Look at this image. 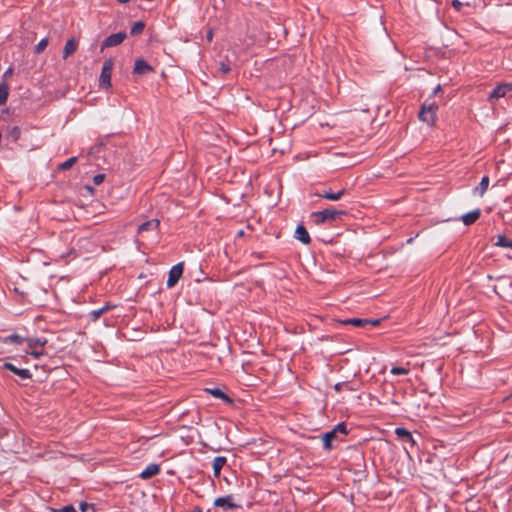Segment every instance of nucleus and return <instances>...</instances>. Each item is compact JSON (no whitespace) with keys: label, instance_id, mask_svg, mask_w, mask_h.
Wrapping results in <instances>:
<instances>
[{"label":"nucleus","instance_id":"obj_1","mask_svg":"<svg viewBox=\"0 0 512 512\" xmlns=\"http://www.w3.org/2000/svg\"><path fill=\"white\" fill-rule=\"evenodd\" d=\"M511 94L512 83L502 82L492 89L487 96V100L491 105H494L498 100L506 98Z\"/></svg>","mask_w":512,"mask_h":512},{"label":"nucleus","instance_id":"obj_2","mask_svg":"<svg viewBox=\"0 0 512 512\" xmlns=\"http://www.w3.org/2000/svg\"><path fill=\"white\" fill-rule=\"evenodd\" d=\"M344 214L345 212L343 210L324 209L322 211L313 212L312 217L317 225H321L326 222H334L339 216Z\"/></svg>","mask_w":512,"mask_h":512},{"label":"nucleus","instance_id":"obj_3","mask_svg":"<svg viewBox=\"0 0 512 512\" xmlns=\"http://www.w3.org/2000/svg\"><path fill=\"white\" fill-rule=\"evenodd\" d=\"M48 340L44 337H31L26 338V343L28 345L29 351L28 354L38 359L45 354L43 347L47 344Z\"/></svg>","mask_w":512,"mask_h":512},{"label":"nucleus","instance_id":"obj_4","mask_svg":"<svg viewBox=\"0 0 512 512\" xmlns=\"http://www.w3.org/2000/svg\"><path fill=\"white\" fill-rule=\"evenodd\" d=\"M438 109V106L432 102L429 103L428 101L424 102L421 106L420 112H419V119L422 122L427 123L428 125H433L436 120V111Z\"/></svg>","mask_w":512,"mask_h":512},{"label":"nucleus","instance_id":"obj_5","mask_svg":"<svg viewBox=\"0 0 512 512\" xmlns=\"http://www.w3.org/2000/svg\"><path fill=\"white\" fill-rule=\"evenodd\" d=\"M183 269V263H178L170 269L166 283L168 288H172L176 285L183 274Z\"/></svg>","mask_w":512,"mask_h":512},{"label":"nucleus","instance_id":"obj_6","mask_svg":"<svg viewBox=\"0 0 512 512\" xmlns=\"http://www.w3.org/2000/svg\"><path fill=\"white\" fill-rule=\"evenodd\" d=\"M126 37L127 34L125 32L112 34L103 41L101 49L103 50L105 48L118 46L126 39Z\"/></svg>","mask_w":512,"mask_h":512},{"label":"nucleus","instance_id":"obj_7","mask_svg":"<svg viewBox=\"0 0 512 512\" xmlns=\"http://www.w3.org/2000/svg\"><path fill=\"white\" fill-rule=\"evenodd\" d=\"M111 74H112V63L110 61H106L103 64L101 75H100V86L109 87L111 85Z\"/></svg>","mask_w":512,"mask_h":512},{"label":"nucleus","instance_id":"obj_8","mask_svg":"<svg viewBox=\"0 0 512 512\" xmlns=\"http://www.w3.org/2000/svg\"><path fill=\"white\" fill-rule=\"evenodd\" d=\"M346 194L347 190L343 188L337 192H334L331 189L324 190L322 193L317 194V196L331 201H338Z\"/></svg>","mask_w":512,"mask_h":512},{"label":"nucleus","instance_id":"obj_9","mask_svg":"<svg viewBox=\"0 0 512 512\" xmlns=\"http://www.w3.org/2000/svg\"><path fill=\"white\" fill-rule=\"evenodd\" d=\"M3 368L6 370H9L13 372L14 374L18 375L21 379H30L32 377V374L28 369H20L17 368L15 365L9 362H5L3 364Z\"/></svg>","mask_w":512,"mask_h":512},{"label":"nucleus","instance_id":"obj_10","mask_svg":"<svg viewBox=\"0 0 512 512\" xmlns=\"http://www.w3.org/2000/svg\"><path fill=\"white\" fill-rule=\"evenodd\" d=\"M160 221L158 219H151L142 223L138 228V234L142 235L144 232H156L159 228Z\"/></svg>","mask_w":512,"mask_h":512},{"label":"nucleus","instance_id":"obj_11","mask_svg":"<svg viewBox=\"0 0 512 512\" xmlns=\"http://www.w3.org/2000/svg\"><path fill=\"white\" fill-rule=\"evenodd\" d=\"M160 472V465L151 463L149 464L141 473L140 478L143 480L150 479L156 475H158Z\"/></svg>","mask_w":512,"mask_h":512},{"label":"nucleus","instance_id":"obj_12","mask_svg":"<svg viewBox=\"0 0 512 512\" xmlns=\"http://www.w3.org/2000/svg\"><path fill=\"white\" fill-rule=\"evenodd\" d=\"M323 448L325 450H331L332 449V442L338 440V433L334 429L328 431L323 435Z\"/></svg>","mask_w":512,"mask_h":512},{"label":"nucleus","instance_id":"obj_13","mask_svg":"<svg viewBox=\"0 0 512 512\" xmlns=\"http://www.w3.org/2000/svg\"><path fill=\"white\" fill-rule=\"evenodd\" d=\"M295 238L302 242L303 244H309L311 242L309 233L303 225H298L296 227Z\"/></svg>","mask_w":512,"mask_h":512},{"label":"nucleus","instance_id":"obj_14","mask_svg":"<svg viewBox=\"0 0 512 512\" xmlns=\"http://www.w3.org/2000/svg\"><path fill=\"white\" fill-rule=\"evenodd\" d=\"M481 215L480 209L472 210L461 217L462 222L466 225H472L475 223Z\"/></svg>","mask_w":512,"mask_h":512},{"label":"nucleus","instance_id":"obj_15","mask_svg":"<svg viewBox=\"0 0 512 512\" xmlns=\"http://www.w3.org/2000/svg\"><path fill=\"white\" fill-rule=\"evenodd\" d=\"M78 48V41L75 38H70L65 43L63 49V58L67 59L70 55H72Z\"/></svg>","mask_w":512,"mask_h":512},{"label":"nucleus","instance_id":"obj_16","mask_svg":"<svg viewBox=\"0 0 512 512\" xmlns=\"http://www.w3.org/2000/svg\"><path fill=\"white\" fill-rule=\"evenodd\" d=\"M152 67L143 59H137L135 61L134 72L137 74H146L152 71Z\"/></svg>","mask_w":512,"mask_h":512},{"label":"nucleus","instance_id":"obj_17","mask_svg":"<svg viewBox=\"0 0 512 512\" xmlns=\"http://www.w3.org/2000/svg\"><path fill=\"white\" fill-rule=\"evenodd\" d=\"M489 181L490 180L488 176L482 177L479 185L474 189V194L478 196H483L488 189Z\"/></svg>","mask_w":512,"mask_h":512},{"label":"nucleus","instance_id":"obj_18","mask_svg":"<svg viewBox=\"0 0 512 512\" xmlns=\"http://www.w3.org/2000/svg\"><path fill=\"white\" fill-rule=\"evenodd\" d=\"M1 342L4 344H8V343L21 344L23 342H26V338H24L18 334H11V335L1 338Z\"/></svg>","mask_w":512,"mask_h":512},{"label":"nucleus","instance_id":"obj_19","mask_svg":"<svg viewBox=\"0 0 512 512\" xmlns=\"http://www.w3.org/2000/svg\"><path fill=\"white\" fill-rule=\"evenodd\" d=\"M112 308V306L110 305H105L99 309H96V310H92L88 316L90 317V319L93 321V322H96L105 312H107L108 310H110Z\"/></svg>","mask_w":512,"mask_h":512},{"label":"nucleus","instance_id":"obj_20","mask_svg":"<svg viewBox=\"0 0 512 512\" xmlns=\"http://www.w3.org/2000/svg\"><path fill=\"white\" fill-rule=\"evenodd\" d=\"M228 234H234L236 237L241 238L246 234V231H250L249 226H245L237 229L233 223L228 225Z\"/></svg>","mask_w":512,"mask_h":512},{"label":"nucleus","instance_id":"obj_21","mask_svg":"<svg viewBox=\"0 0 512 512\" xmlns=\"http://www.w3.org/2000/svg\"><path fill=\"white\" fill-rule=\"evenodd\" d=\"M344 325H353L356 327H364L368 325V319H362V318H348L341 321Z\"/></svg>","mask_w":512,"mask_h":512},{"label":"nucleus","instance_id":"obj_22","mask_svg":"<svg viewBox=\"0 0 512 512\" xmlns=\"http://www.w3.org/2000/svg\"><path fill=\"white\" fill-rule=\"evenodd\" d=\"M224 467V456H218L214 459L213 470L214 475L219 478L222 468Z\"/></svg>","mask_w":512,"mask_h":512},{"label":"nucleus","instance_id":"obj_23","mask_svg":"<svg viewBox=\"0 0 512 512\" xmlns=\"http://www.w3.org/2000/svg\"><path fill=\"white\" fill-rule=\"evenodd\" d=\"M495 245L499 246V247H503V248L512 249V239L507 238L504 235H499L497 237V241H496Z\"/></svg>","mask_w":512,"mask_h":512},{"label":"nucleus","instance_id":"obj_24","mask_svg":"<svg viewBox=\"0 0 512 512\" xmlns=\"http://www.w3.org/2000/svg\"><path fill=\"white\" fill-rule=\"evenodd\" d=\"M9 95V86L7 83L0 84V106L5 104Z\"/></svg>","mask_w":512,"mask_h":512},{"label":"nucleus","instance_id":"obj_25","mask_svg":"<svg viewBox=\"0 0 512 512\" xmlns=\"http://www.w3.org/2000/svg\"><path fill=\"white\" fill-rule=\"evenodd\" d=\"M145 24L142 21L135 22L131 27L130 34L132 36L139 35L143 32Z\"/></svg>","mask_w":512,"mask_h":512},{"label":"nucleus","instance_id":"obj_26","mask_svg":"<svg viewBox=\"0 0 512 512\" xmlns=\"http://www.w3.org/2000/svg\"><path fill=\"white\" fill-rule=\"evenodd\" d=\"M205 392L211 394L212 396H214L216 398L224 400V391L218 387L205 388Z\"/></svg>","mask_w":512,"mask_h":512},{"label":"nucleus","instance_id":"obj_27","mask_svg":"<svg viewBox=\"0 0 512 512\" xmlns=\"http://www.w3.org/2000/svg\"><path fill=\"white\" fill-rule=\"evenodd\" d=\"M77 162V157H71L67 159L65 162L61 163L59 168L61 170H68L70 169L75 163Z\"/></svg>","mask_w":512,"mask_h":512},{"label":"nucleus","instance_id":"obj_28","mask_svg":"<svg viewBox=\"0 0 512 512\" xmlns=\"http://www.w3.org/2000/svg\"><path fill=\"white\" fill-rule=\"evenodd\" d=\"M242 505L234 502V498L231 495L226 496V509L241 508Z\"/></svg>","mask_w":512,"mask_h":512},{"label":"nucleus","instance_id":"obj_29","mask_svg":"<svg viewBox=\"0 0 512 512\" xmlns=\"http://www.w3.org/2000/svg\"><path fill=\"white\" fill-rule=\"evenodd\" d=\"M48 46V39L43 38L39 43L35 46V53H42Z\"/></svg>","mask_w":512,"mask_h":512},{"label":"nucleus","instance_id":"obj_30","mask_svg":"<svg viewBox=\"0 0 512 512\" xmlns=\"http://www.w3.org/2000/svg\"><path fill=\"white\" fill-rule=\"evenodd\" d=\"M390 373L393 375H407L409 373V369L405 367H392Z\"/></svg>","mask_w":512,"mask_h":512},{"label":"nucleus","instance_id":"obj_31","mask_svg":"<svg viewBox=\"0 0 512 512\" xmlns=\"http://www.w3.org/2000/svg\"><path fill=\"white\" fill-rule=\"evenodd\" d=\"M395 433L398 437H405V438L412 440V436H411L410 432L407 431L405 428H397L395 430Z\"/></svg>","mask_w":512,"mask_h":512},{"label":"nucleus","instance_id":"obj_32","mask_svg":"<svg viewBox=\"0 0 512 512\" xmlns=\"http://www.w3.org/2000/svg\"><path fill=\"white\" fill-rule=\"evenodd\" d=\"M336 433L346 435L348 433L347 427L344 423H339L333 428Z\"/></svg>","mask_w":512,"mask_h":512},{"label":"nucleus","instance_id":"obj_33","mask_svg":"<svg viewBox=\"0 0 512 512\" xmlns=\"http://www.w3.org/2000/svg\"><path fill=\"white\" fill-rule=\"evenodd\" d=\"M344 388H347L349 390H354L352 387H349L346 382H339V383H336L334 386V390L336 392H341Z\"/></svg>","mask_w":512,"mask_h":512},{"label":"nucleus","instance_id":"obj_34","mask_svg":"<svg viewBox=\"0 0 512 512\" xmlns=\"http://www.w3.org/2000/svg\"><path fill=\"white\" fill-rule=\"evenodd\" d=\"M80 510L81 512H95L94 506L88 503H81Z\"/></svg>","mask_w":512,"mask_h":512},{"label":"nucleus","instance_id":"obj_35","mask_svg":"<svg viewBox=\"0 0 512 512\" xmlns=\"http://www.w3.org/2000/svg\"><path fill=\"white\" fill-rule=\"evenodd\" d=\"M53 512H77L76 509L72 505H67L60 509H53Z\"/></svg>","mask_w":512,"mask_h":512},{"label":"nucleus","instance_id":"obj_36","mask_svg":"<svg viewBox=\"0 0 512 512\" xmlns=\"http://www.w3.org/2000/svg\"><path fill=\"white\" fill-rule=\"evenodd\" d=\"M105 179L104 174H97L93 177V183L95 185H100Z\"/></svg>","mask_w":512,"mask_h":512},{"label":"nucleus","instance_id":"obj_37","mask_svg":"<svg viewBox=\"0 0 512 512\" xmlns=\"http://www.w3.org/2000/svg\"><path fill=\"white\" fill-rule=\"evenodd\" d=\"M451 5L455 10L460 11L463 3L460 0H452Z\"/></svg>","mask_w":512,"mask_h":512},{"label":"nucleus","instance_id":"obj_38","mask_svg":"<svg viewBox=\"0 0 512 512\" xmlns=\"http://www.w3.org/2000/svg\"><path fill=\"white\" fill-rule=\"evenodd\" d=\"M10 135L13 137L14 140H17L20 136V130L18 127H14L11 132H10Z\"/></svg>","mask_w":512,"mask_h":512},{"label":"nucleus","instance_id":"obj_39","mask_svg":"<svg viewBox=\"0 0 512 512\" xmlns=\"http://www.w3.org/2000/svg\"><path fill=\"white\" fill-rule=\"evenodd\" d=\"M13 75V68L9 67L2 75L3 79H7Z\"/></svg>","mask_w":512,"mask_h":512},{"label":"nucleus","instance_id":"obj_40","mask_svg":"<svg viewBox=\"0 0 512 512\" xmlns=\"http://www.w3.org/2000/svg\"><path fill=\"white\" fill-rule=\"evenodd\" d=\"M214 504L219 507H224V497H218Z\"/></svg>","mask_w":512,"mask_h":512},{"label":"nucleus","instance_id":"obj_41","mask_svg":"<svg viewBox=\"0 0 512 512\" xmlns=\"http://www.w3.org/2000/svg\"><path fill=\"white\" fill-rule=\"evenodd\" d=\"M380 323L379 319H368V325L377 326Z\"/></svg>","mask_w":512,"mask_h":512},{"label":"nucleus","instance_id":"obj_42","mask_svg":"<svg viewBox=\"0 0 512 512\" xmlns=\"http://www.w3.org/2000/svg\"><path fill=\"white\" fill-rule=\"evenodd\" d=\"M212 37H213L212 30H209V31L207 32V36H206V38H207V40L211 41V40H212Z\"/></svg>","mask_w":512,"mask_h":512},{"label":"nucleus","instance_id":"obj_43","mask_svg":"<svg viewBox=\"0 0 512 512\" xmlns=\"http://www.w3.org/2000/svg\"><path fill=\"white\" fill-rule=\"evenodd\" d=\"M440 90H441V86H440V85H438V86L434 89L433 95H436Z\"/></svg>","mask_w":512,"mask_h":512},{"label":"nucleus","instance_id":"obj_44","mask_svg":"<svg viewBox=\"0 0 512 512\" xmlns=\"http://www.w3.org/2000/svg\"><path fill=\"white\" fill-rule=\"evenodd\" d=\"M226 404H232V400L226 395L225 397Z\"/></svg>","mask_w":512,"mask_h":512},{"label":"nucleus","instance_id":"obj_45","mask_svg":"<svg viewBox=\"0 0 512 512\" xmlns=\"http://www.w3.org/2000/svg\"><path fill=\"white\" fill-rule=\"evenodd\" d=\"M116 1L121 4H125V3L129 2L130 0H116Z\"/></svg>","mask_w":512,"mask_h":512},{"label":"nucleus","instance_id":"obj_46","mask_svg":"<svg viewBox=\"0 0 512 512\" xmlns=\"http://www.w3.org/2000/svg\"><path fill=\"white\" fill-rule=\"evenodd\" d=\"M220 70H224V62H220Z\"/></svg>","mask_w":512,"mask_h":512}]
</instances>
